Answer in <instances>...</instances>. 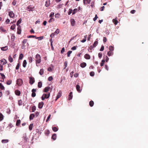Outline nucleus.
Wrapping results in <instances>:
<instances>
[{"label":"nucleus","instance_id":"69168bd1","mask_svg":"<svg viewBox=\"0 0 148 148\" xmlns=\"http://www.w3.org/2000/svg\"><path fill=\"white\" fill-rule=\"evenodd\" d=\"M73 13V10H72L70 9L69 10V12H68V14L69 15H70L71 13Z\"/></svg>","mask_w":148,"mask_h":148},{"label":"nucleus","instance_id":"338daca9","mask_svg":"<svg viewBox=\"0 0 148 148\" xmlns=\"http://www.w3.org/2000/svg\"><path fill=\"white\" fill-rule=\"evenodd\" d=\"M54 13L53 12H51L49 16V17H53L54 15Z\"/></svg>","mask_w":148,"mask_h":148},{"label":"nucleus","instance_id":"b1692460","mask_svg":"<svg viewBox=\"0 0 148 148\" xmlns=\"http://www.w3.org/2000/svg\"><path fill=\"white\" fill-rule=\"evenodd\" d=\"M0 75L2 77V79H3V81H1L3 82L4 79L5 78V76L3 74L1 73H0Z\"/></svg>","mask_w":148,"mask_h":148},{"label":"nucleus","instance_id":"79ce46f5","mask_svg":"<svg viewBox=\"0 0 148 148\" xmlns=\"http://www.w3.org/2000/svg\"><path fill=\"white\" fill-rule=\"evenodd\" d=\"M28 60H29V62L30 63H31L33 61V58L32 57H30L28 58Z\"/></svg>","mask_w":148,"mask_h":148},{"label":"nucleus","instance_id":"f03ea898","mask_svg":"<svg viewBox=\"0 0 148 148\" xmlns=\"http://www.w3.org/2000/svg\"><path fill=\"white\" fill-rule=\"evenodd\" d=\"M0 30L1 32L4 33L7 32L6 27L4 26H1L0 28Z\"/></svg>","mask_w":148,"mask_h":148},{"label":"nucleus","instance_id":"5fc2aeb1","mask_svg":"<svg viewBox=\"0 0 148 148\" xmlns=\"http://www.w3.org/2000/svg\"><path fill=\"white\" fill-rule=\"evenodd\" d=\"M50 133L49 131V130H46L45 132V134L47 136H48Z\"/></svg>","mask_w":148,"mask_h":148},{"label":"nucleus","instance_id":"864d4df0","mask_svg":"<svg viewBox=\"0 0 148 148\" xmlns=\"http://www.w3.org/2000/svg\"><path fill=\"white\" fill-rule=\"evenodd\" d=\"M67 63L68 62L67 61H65L64 63V69H66V67L67 65Z\"/></svg>","mask_w":148,"mask_h":148},{"label":"nucleus","instance_id":"58836bf2","mask_svg":"<svg viewBox=\"0 0 148 148\" xmlns=\"http://www.w3.org/2000/svg\"><path fill=\"white\" fill-rule=\"evenodd\" d=\"M109 50H110V51H112L114 50V48L112 46H110L109 47Z\"/></svg>","mask_w":148,"mask_h":148},{"label":"nucleus","instance_id":"72a5a7b5","mask_svg":"<svg viewBox=\"0 0 148 148\" xmlns=\"http://www.w3.org/2000/svg\"><path fill=\"white\" fill-rule=\"evenodd\" d=\"M23 102L21 99L18 101V105L19 106H21L23 104Z\"/></svg>","mask_w":148,"mask_h":148},{"label":"nucleus","instance_id":"09e8293b","mask_svg":"<svg viewBox=\"0 0 148 148\" xmlns=\"http://www.w3.org/2000/svg\"><path fill=\"white\" fill-rule=\"evenodd\" d=\"M72 53V51H69L67 53V56L68 57H69L70 56V54Z\"/></svg>","mask_w":148,"mask_h":148},{"label":"nucleus","instance_id":"f257e3e1","mask_svg":"<svg viewBox=\"0 0 148 148\" xmlns=\"http://www.w3.org/2000/svg\"><path fill=\"white\" fill-rule=\"evenodd\" d=\"M35 58L36 65L38 66L37 65V64L40 63L41 62V57L39 54H37Z\"/></svg>","mask_w":148,"mask_h":148},{"label":"nucleus","instance_id":"4c0bfd02","mask_svg":"<svg viewBox=\"0 0 148 148\" xmlns=\"http://www.w3.org/2000/svg\"><path fill=\"white\" fill-rule=\"evenodd\" d=\"M98 44V42L97 40H96L94 43L93 44V46L94 47H95Z\"/></svg>","mask_w":148,"mask_h":148},{"label":"nucleus","instance_id":"9d476101","mask_svg":"<svg viewBox=\"0 0 148 148\" xmlns=\"http://www.w3.org/2000/svg\"><path fill=\"white\" fill-rule=\"evenodd\" d=\"M34 8V7H32L31 5H30L27 7L26 10L29 11H32Z\"/></svg>","mask_w":148,"mask_h":148},{"label":"nucleus","instance_id":"393cba45","mask_svg":"<svg viewBox=\"0 0 148 148\" xmlns=\"http://www.w3.org/2000/svg\"><path fill=\"white\" fill-rule=\"evenodd\" d=\"M27 64V61H26V60H24L23 61V66L24 68L26 66Z\"/></svg>","mask_w":148,"mask_h":148},{"label":"nucleus","instance_id":"a878e982","mask_svg":"<svg viewBox=\"0 0 148 148\" xmlns=\"http://www.w3.org/2000/svg\"><path fill=\"white\" fill-rule=\"evenodd\" d=\"M9 140L8 139H3L1 140V142L3 143H5L9 142Z\"/></svg>","mask_w":148,"mask_h":148},{"label":"nucleus","instance_id":"37998d69","mask_svg":"<svg viewBox=\"0 0 148 148\" xmlns=\"http://www.w3.org/2000/svg\"><path fill=\"white\" fill-rule=\"evenodd\" d=\"M0 88L2 90H4L5 88L4 86L1 83H0Z\"/></svg>","mask_w":148,"mask_h":148},{"label":"nucleus","instance_id":"7c9ffc66","mask_svg":"<svg viewBox=\"0 0 148 148\" xmlns=\"http://www.w3.org/2000/svg\"><path fill=\"white\" fill-rule=\"evenodd\" d=\"M56 134H54L52 136L51 138L53 140H55L56 139Z\"/></svg>","mask_w":148,"mask_h":148},{"label":"nucleus","instance_id":"13d9d810","mask_svg":"<svg viewBox=\"0 0 148 148\" xmlns=\"http://www.w3.org/2000/svg\"><path fill=\"white\" fill-rule=\"evenodd\" d=\"M53 79V78L52 76L49 77L48 78V80L50 81H52Z\"/></svg>","mask_w":148,"mask_h":148},{"label":"nucleus","instance_id":"6e6552de","mask_svg":"<svg viewBox=\"0 0 148 148\" xmlns=\"http://www.w3.org/2000/svg\"><path fill=\"white\" fill-rule=\"evenodd\" d=\"M9 15L10 18H13L14 17V14L13 11L9 12Z\"/></svg>","mask_w":148,"mask_h":148},{"label":"nucleus","instance_id":"603ef678","mask_svg":"<svg viewBox=\"0 0 148 148\" xmlns=\"http://www.w3.org/2000/svg\"><path fill=\"white\" fill-rule=\"evenodd\" d=\"M105 62V60H102L101 63L100 64V65L101 66H103L104 65Z\"/></svg>","mask_w":148,"mask_h":148},{"label":"nucleus","instance_id":"de8ad7c7","mask_svg":"<svg viewBox=\"0 0 148 148\" xmlns=\"http://www.w3.org/2000/svg\"><path fill=\"white\" fill-rule=\"evenodd\" d=\"M52 130L54 132H56L58 130V128L56 127H52Z\"/></svg>","mask_w":148,"mask_h":148},{"label":"nucleus","instance_id":"a211bd4d","mask_svg":"<svg viewBox=\"0 0 148 148\" xmlns=\"http://www.w3.org/2000/svg\"><path fill=\"white\" fill-rule=\"evenodd\" d=\"M8 47L7 46H6L4 47H1V49L3 51H6L8 49Z\"/></svg>","mask_w":148,"mask_h":148},{"label":"nucleus","instance_id":"f704fd0d","mask_svg":"<svg viewBox=\"0 0 148 148\" xmlns=\"http://www.w3.org/2000/svg\"><path fill=\"white\" fill-rule=\"evenodd\" d=\"M42 84L41 82H38V86L39 88H41L42 86Z\"/></svg>","mask_w":148,"mask_h":148},{"label":"nucleus","instance_id":"49530a36","mask_svg":"<svg viewBox=\"0 0 148 148\" xmlns=\"http://www.w3.org/2000/svg\"><path fill=\"white\" fill-rule=\"evenodd\" d=\"M33 127V124H31L29 126V129L30 130H32Z\"/></svg>","mask_w":148,"mask_h":148},{"label":"nucleus","instance_id":"473e14b6","mask_svg":"<svg viewBox=\"0 0 148 148\" xmlns=\"http://www.w3.org/2000/svg\"><path fill=\"white\" fill-rule=\"evenodd\" d=\"M4 116L3 114L0 112V121H2L3 119Z\"/></svg>","mask_w":148,"mask_h":148},{"label":"nucleus","instance_id":"2eb2a0df","mask_svg":"<svg viewBox=\"0 0 148 148\" xmlns=\"http://www.w3.org/2000/svg\"><path fill=\"white\" fill-rule=\"evenodd\" d=\"M15 93L16 95L20 96L21 94V92L18 90H16L15 91Z\"/></svg>","mask_w":148,"mask_h":148},{"label":"nucleus","instance_id":"5701e85b","mask_svg":"<svg viewBox=\"0 0 148 148\" xmlns=\"http://www.w3.org/2000/svg\"><path fill=\"white\" fill-rule=\"evenodd\" d=\"M35 117V115L34 114H31L29 116V119L31 120H32Z\"/></svg>","mask_w":148,"mask_h":148},{"label":"nucleus","instance_id":"a18cd8bd","mask_svg":"<svg viewBox=\"0 0 148 148\" xmlns=\"http://www.w3.org/2000/svg\"><path fill=\"white\" fill-rule=\"evenodd\" d=\"M77 9L75 8L73 10L72 14L73 15L77 12Z\"/></svg>","mask_w":148,"mask_h":148},{"label":"nucleus","instance_id":"0eeeda50","mask_svg":"<svg viewBox=\"0 0 148 148\" xmlns=\"http://www.w3.org/2000/svg\"><path fill=\"white\" fill-rule=\"evenodd\" d=\"M36 89H33L32 90V97H35L36 95V93L35 92L36 91Z\"/></svg>","mask_w":148,"mask_h":148},{"label":"nucleus","instance_id":"1a4fd4ad","mask_svg":"<svg viewBox=\"0 0 148 148\" xmlns=\"http://www.w3.org/2000/svg\"><path fill=\"white\" fill-rule=\"evenodd\" d=\"M62 92L61 90L59 91L56 97V101L58 98H60L62 95Z\"/></svg>","mask_w":148,"mask_h":148},{"label":"nucleus","instance_id":"3c124183","mask_svg":"<svg viewBox=\"0 0 148 148\" xmlns=\"http://www.w3.org/2000/svg\"><path fill=\"white\" fill-rule=\"evenodd\" d=\"M12 82V81L11 80H10L7 81V82L6 84L7 85H9Z\"/></svg>","mask_w":148,"mask_h":148},{"label":"nucleus","instance_id":"4be33fe9","mask_svg":"<svg viewBox=\"0 0 148 148\" xmlns=\"http://www.w3.org/2000/svg\"><path fill=\"white\" fill-rule=\"evenodd\" d=\"M71 25L73 26L75 25V21L74 19H71Z\"/></svg>","mask_w":148,"mask_h":148},{"label":"nucleus","instance_id":"4468645a","mask_svg":"<svg viewBox=\"0 0 148 148\" xmlns=\"http://www.w3.org/2000/svg\"><path fill=\"white\" fill-rule=\"evenodd\" d=\"M76 88L77 89V90L79 92H80L82 89L81 88L80 86L78 85L77 84L76 86Z\"/></svg>","mask_w":148,"mask_h":148},{"label":"nucleus","instance_id":"6ab92c4d","mask_svg":"<svg viewBox=\"0 0 148 148\" xmlns=\"http://www.w3.org/2000/svg\"><path fill=\"white\" fill-rule=\"evenodd\" d=\"M84 58L86 59H89L90 58V56L88 54H86L84 56Z\"/></svg>","mask_w":148,"mask_h":148},{"label":"nucleus","instance_id":"f3484780","mask_svg":"<svg viewBox=\"0 0 148 148\" xmlns=\"http://www.w3.org/2000/svg\"><path fill=\"white\" fill-rule=\"evenodd\" d=\"M50 89V87L48 86L46 87L44 89V92H47Z\"/></svg>","mask_w":148,"mask_h":148},{"label":"nucleus","instance_id":"8fccbe9b","mask_svg":"<svg viewBox=\"0 0 148 148\" xmlns=\"http://www.w3.org/2000/svg\"><path fill=\"white\" fill-rule=\"evenodd\" d=\"M36 110V107L35 106H32V112H34Z\"/></svg>","mask_w":148,"mask_h":148},{"label":"nucleus","instance_id":"aec40b11","mask_svg":"<svg viewBox=\"0 0 148 148\" xmlns=\"http://www.w3.org/2000/svg\"><path fill=\"white\" fill-rule=\"evenodd\" d=\"M50 0H47L46 2L45 6L46 7H48L50 5Z\"/></svg>","mask_w":148,"mask_h":148},{"label":"nucleus","instance_id":"0e129e2a","mask_svg":"<svg viewBox=\"0 0 148 148\" xmlns=\"http://www.w3.org/2000/svg\"><path fill=\"white\" fill-rule=\"evenodd\" d=\"M62 4H59L57 5V8L58 9H59L60 8H61L62 6Z\"/></svg>","mask_w":148,"mask_h":148},{"label":"nucleus","instance_id":"39448f33","mask_svg":"<svg viewBox=\"0 0 148 148\" xmlns=\"http://www.w3.org/2000/svg\"><path fill=\"white\" fill-rule=\"evenodd\" d=\"M29 84L31 85H32L35 82L34 78L33 77H29Z\"/></svg>","mask_w":148,"mask_h":148},{"label":"nucleus","instance_id":"2f4dec72","mask_svg":"<svg viewBox=\"0 0 148 148\" xmlns=\"http://www.w3.org/2000/svg\"><path fill=\"white\" fill-rule=\"evenodd\" d=\"M107 54L109 56H111L113 54V52L112 51H109L108 52Z\"/></svg>","mask_w":148,"mask_h":148},{"label":"nucleus","instance_id":"cd10ccee","mask_svg":"<svg viewBox=\"0 0 148 148\" xmlns=\"http://www.w3.org/2000/svg\"><path fill=\"white\" fill-rule=\"evenodd\" d=\"M21 121L20 120H18L16 122V125L17 126H19L20 123H21Z\"/></svg>","mask_w":148,"mask_h":148},{"label":"nucleus","instance_id":"9b49d317","mask_svg":"<svg viewBox=\"0 0 148 148\" xmlns=\"http://www.w3.org/2000/svg\"><path fill=\"white\" fill-rule=\"evenodd\" d=\"M42 95L44 97V98L48 99L49 97L50 96V92H49L48 94H44Z\"/></svg>","mask_w":148,"mask_h":148},{"label":"nucleus","instance_id":"c85d7f7f","mask_svg":"<svg viewBox=\"0 0 148 148\" xmlns=\"http://www.w3.org/2000/svg\"><path fill=\"white\" fill-rule=\"evenodd\" d=\"M83 1L84 4H86L87 3H89L91 1V0H84Z\"/></svg>","mask_w":148,"mask_h":148},{"label":"nucleus","instance_id":"052dcab7","mask_svg":"<svg viewBox=\"0 0 148 148\" xmlns=\"http://www.w3.org/2000/svg\"><path fill=\"white\" fill-rule=\"evenodd\" d=\"M51 116V114H49V115L48 116V117L46 120V121L47 122L48 121H49V119L50 118Z\"/></svg>","mask_w":148,"mask_h":148},{"label":"nucleus","instance_id":"7ed1b4c3","mask_svg":"<svg viewBox=\"0 0 148 148\" xmlns=\"http://www.w3.org/2000/svg\"><path fill=\"white\" fill-rule=\"evenodd\" d=\"M60 32V31L59 29H57L56 31L53 33H52L50 35V37H53L54 36H56Z\"/></svg>","mask_w":148,"mask_h":148},{"label":"nucleus","instance_id":"ddd939ff","mask_svg":"<svg viewBox=\"0 0 148 148\" xmlns=\"http://www.w3.org/2000/svg\"><path fill=\"white\" fill-rule=\"evenodd\" d=\"M44 105V103L42 101L39 103L38 107L39 108H41Z\"/></svg>","mask_w":148,"mask_h":148},{"label":"nucleus","instance_id":"e2e57ef3","mask_svg":"<svg viewBox=\"0 0 148 148\" xmlns=\"http://www.w3.org/2000/svg\"><path fill=\"white\" fill-rule=\"evenodd\" d=\"M39 113L38 112H35V116L36 117H37L39 115Z\"/></svg>","mask_w":148,"mask_h":148},{"label":"nucleus","instance_id":"c03bdc74","mask_svg":"<svg viewBox=\"0 0 148 148\" xmlns=\"http://www.w3.org/2000/svg\"><path fill=\"white\" fill-rule=\"evenodd\" d=\"M15 26L16 25L15 24L12 25L10 27V29L12 30H14L15 28Z\"/></svg>","mask_w":148,"mask_h":148},{"label":"nucleus","instance_id":"423d86ee","mask_svg":"<svg viewBox=\"0 0 148 148\" xmlns=\"http://www.w3.org/2000/svg\"><path fill=\"white\" fill-rule=\"evenodd\" d=\"M7 63V61L5 59H3L0 60V64L3 65L6 64Z\"/></svg>","mask_w":148,"mask_h":148},{"label":"nucleus","instance_id":"e433bc0d","mask_svg":"<svg viewBox=\"0 0 148 148\" xmlns=\"http://www.w3.org/2000/svg\"><path fill=\"white\" fill-rule=\"evenodd\" d=\"M94 104V102L92 101H91L89 102V105L91 107L93 106Z\"/></svg>","mask_w":148,"mask_h":148},{"label":"nucleus","instance_id":"ea45409f","mask_svg":"<svg viewBox=\"0 0 148 148\" xmlns=\"http://www.w3.org/2000/svg\"><path fill=\"white\" fill-rule=\"evenodd\" d=\"M112 21L114 23V24L115 25H116L118 23V21L116 20L115 19H113Z\"/></svg>","mask_w":148,"mask_h":148},{"label":"nucleus","instance_id":"4d7b16f0","mask_svg":"<svg viewBox=\"0 0 148 148\" xmlns=\"http://www.w3.org/2000/svg\"><path fill=\"white\" fill-rule=\"evenodd\" d=\"M95 73L93 71L91 72L90 73V75L91 76H93L94 75Z\"/></svg>","mask_w":148,"mask_h":148},{"label":"nucleus","instance_id":"bf43d9fd","mask_svg":"<svg viewBox=\"0 0 148 148\" xmlns=\"http://www.w3.org/2000/svg\"><path fill=\"white\" fill-rule=\"evenodd\" d=\"M102 56V54L101 53H99L98 54V56L99 58H101Z\"/></svg>","mask_w":148,"mask_h":148},{"label":"nucleus","instance_id":"412c9836","mask_svg":"<svg viewBox=\"0 0 148 148\" xmlns=\"http://www.w3.org/2000/svg\"><path fill=\"white\" fill-rule=\"evenodd\" d=\"M86 65V64L85 62H83L81 63L80 64V66L82 68H84L85 67Z\"/></svg>","mask_w":148,"mask_h":148},{"label":"nucleus","instance_id":"6e6d98bb","mask_svg":"<svg viewBox=\"0 0 148 148\" xmlns=\"http://www.w3.org/2000/svg\"><path fill=\"white\" fill-rule=\"evenodd\" d=\"M24 140L25 142H26L28 140V138L26 136L23 137Z\"/></svg>","mask_w":148,"mask_h":148},{"label":"nucleus","instance_id":"680f3d73","mask_svg":"<svg viewBox=\"0 0 148 148\" xmlns=\"http://www.w3.org/2000/svg\"><path fill=\"white\" fill-rule=\"evenodd\" d=\"M16 1L15 0H14L12 3V4L13 5H15L16 3Z\"/></svg>","mask_w":148,"mask_h":148},{"label":"nucleus","instance_id":"bb28decb","mask_svg":"<svg viewBox=\"0 0 148 148\" xmlns=\"http://www.w3.org/2000/svg\"><path fill=\"white\" fill-rule=\"evenodd\" d=\"M44 72V70L43 69H41L39 72L40 74L42 75H43Z\"/></svg>","mask_w":148,"mask_h":148},{"label":"nucleus","instance_id":"c9c22d12","mask_svg":"<svg viewBox=\"0 0 148 148\" xmlns=\"http://www.w3.org/2000/svg\"><path fill=\"white\" fill-rule=\"evenodd\" d=\"M8 60H9V61L11 62H12L13 61V58H12L10 56H9Z\"/></svg>","mask_w":148,"mask_h":148},{"label":"nucleus","instance_id":"a19ab883","mask_svg":"<svg viewBox=\"0 0 148 148\" xmlns=\"http://www.w3.org/2000/svg\"><path fill=\"white\" fill-rule=\"evenodd\" d=\"M23 57V55L22 53H21L20 54L19 59V60H22Z\"/></svg>","mask_w":148,"mask_h":148},{"label":"nucleus","instance_id":"dca6fc26","mask_svg":"<svg viewBox=\"0 0 148 148\" xmlns=\"http://www.w3.org/2000/svg\"><path fill=\"white\" fill-rule=\"evenodd\" d=\"M73 93L72 92H71L70 93L69 95H68V99L69 100H71L72 99L73 97V95H72Z\"/></svg>","mask_w":148,"mask_h":148},{"label":"nucleus","instance_id":"774afa93","mask_svg":"<svg viewBox=\"0 0 148 148\" xmlns=\"http://www.w3.org/2000/svg\"><path fill=\"white\" fill-rule=\"evenodd\" d=\"M104 47L103 45H102L101 47L100 51H102L104 50Z\"/></svg>","mask_w":148,"mask_h":148},{"label":"nucleus","instance_id":"20e7f679","mask_svg":"<svg viewBox=\"0 0 148 148\" xmlns=\"http://www.w3.org/2000/svg\"><path fill=\"white\" fill-rule=\"evenodd\" d=\"M23 83V81L21 79H18L16 80V84L18 86H21Z\"/></svg>","mask_w":148,"mask_h":148},{"label":"nucleus","instance_id":"c756f323","mask_svg":"<svg viewBox=\"0 0 148 148\" xmlns=\"http://www.w3.org/2000/svg\"><path fill=\"white\" fill-rule=\"evenodd\" d=\"M22 21L21 18H20L17 21L16 23V25L17 26H20L19 25V24L21 23Z\"/></svg>","mask_w":148,"mask_h":148},{"label":"nucleus","instance_id":"f8f14e48","mask_svg":"<svg viewBox=\"0 0 148 148\" xmlns=\"http://www.w3.org/2000/svg\"><path fill=\"white\" fill-rule=\"evenodd\" d=\"M17 33L18 34H20L21 33V26H18Z\"/></svg>","mask_w":148,"mask_h":148}]
</instances>
